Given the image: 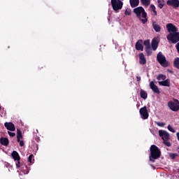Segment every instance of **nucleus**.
Wrapping results in <instances>:
<instances>
[{
	"label": "nucleus",
	"mask_w": 179,
	"mask_h": 179,
	"mask_svg": "<svg viewBox=\"0 0 179 179\" xmlns=\"http://www.w3.org/2000/svg\"><path fill=\"white\" fill-rule=\"evenodd\" d=\"M150 161L155 163V160H157L160 156H162V151L156 145H152L150 148Z\"/></svg>",
	"instance_id": "obj_1"
},
{
	"label": "nucleus",
	"mask_w": 179,
	"mask_h": 179,
	"mask_svg": "<svg viewBox=\"0 0 179 179\" xmlns=\"http://www.w3.org/2000/svg\"><path fill=\"white\" fill-rule=\"evenodd\" d=\"M157 61L160 64L161 66H163V68H167V66H170V62L167 61V59H166V56L162 53V52H159L157 55Z\"/></svg>",
	"instance_id": "obj_2"
},
{
	"label": "nucleus",
	"mask_w": 179,
	"mask_h": 179,
	"mask_svg": "<svg viewBox=\"0 0 179 179\" xmlns=\"http://www.w3.org/2000/svg\"><path fill=\"white\" fill-rule=\"evenodd\" d=\"M110 3L113 10L116 13H118L122 9V6H124V3L121 0H111Z\"/></svg>",
	"instance_id": "obj_3"
},
{
	"label": "nucleus",
	"mask_w": 179,
	"mask_h": 179,
	"mask_svg": "<svg viewBox=\"0 0 179 179\" xmlns=\"http://www.w3.org/2000/svg\"><path fill=\"white\" fill-rule=\"evenodd\" d=\"M166 38L168 41L172 43V44H177L179 41V32H173V33H169L166 36Z\"/></svg>",
	"instance_id": "obj_4"
},
{
	"label": "nucleus",
	"mask_w": 179,
	"mask_h": 179,
	"mask_svg": "<svg viewBox=\"0 0 179 179\" xmlns=\"http://www.w3.org/2000/svg\"><path fill=\"white\" fill-rule=\"evenodd\" d=\"M134 12L136 15V17H138V19H141V15L143 19H146V17H148V13L145 12V8H143V7L142 6H139L134 8Z\"/></svg>",
	"instance_id": "obj_5"
},
{
	"label": "nucleus",
	"mask_w": 179,
	"mask_h": 179,
	"mask_svg": "<svg viewBox=\"0 0 179 179\" xmlns=\"http://www.w3.org/2000/svg\"><path fill=\"white\" fill-rule=\"evenodd\" d=\"M168 107L172 111H178L179 110V101L178 99H173V101H170L168 102Z\"/></svg>",
	"instance_id": "obj_6"
},
{
	"label": "nucleus",
	"mask_w": 179,
	"mask_h": 179,
	"mask_svg": "<svg viewBox=\"0 0 179 179\" xmlns=\"http://www.w3.org/2000/svg\"><path fill=\"white\" fill-rule=\"evenodd\" d=\"M139 113L142 120H148L149 118V112L146 106L140 108Z\"/></svg>",
	"instance_id": "obj_7"
},
{
	"label": "nucleus",
	"mask_w": 179,
	"mask_h": 179,
	"mask_svg": "<svg viewBox=\"0 0 179 179\" xmlns=\"http://www.w3.org/2000/svg\"><path fill=\"white\" fill-rule=\"evenodd\" d=\"M159 135L162 141H169V139H170V134L164 130H159Z\"/></svg>",
	"instance_id": "obj_8"
},
{
	"label": "nucleus",
	"mask_w": 179,
	"mask_h": 179,
	"mask_svg": "<svg viewBox=\"0 0 179 179\" xmlns=\"http://www.w3.org/2000/svg\"><path fill=\"white\" fill-rule=\"evenodd\" d=\"M166 29L169 34L170 33H176V32L178 31V29L177 28V27H176L174 24H173L171 23H169L166 24Z\"/></svg>",
	"instance_id": "obj_9"
},
{
	"label": "nucleus",
	"mask_w": 179,
	"mask_h": 179,
	"mask_svg": "<svg viewBox=\"0 0 179 179\" xmlns=\"http://www.w3.org/2000/svg\"><path fill=\"white\" fill-rule=\"evenodd\" d=\"M168 6H173L174 9L179 8V0H168L166 1Z\"/></svg>",
	"instance_id": "obj_10"
},
{
	"label": "nucleus",
	"mask_w": 179,
	"mask_h": 179,
	"mask_svg": "<svg viewBox=\"0 0 179 179\" xmlns=\"http://www.w3.org/2000/svg\"><path fill=\"white\" fill-rule=\"evenodd\" d=\"M4 127L8 129V131H11V132H14V131H16V127H15V124L12 123L11 122H5L4 123Z\"/></svg>",
	"instance_id": "obj_11"
},
{
	"label": "nucleus",
	"mask_w": 179,
	"mask_h": 179,
	"mask_svg": "<svg viewBox=\"0 0 179 179\" xmlns=\"http://www.w3.org/2000/svg\"><path fill=\"white\" fill-rule=\"evenodd\" d=\"M150 87L154 93H156L157 94H160V90H159V87L155 85V82L151 81L150 83Z\"/></svg>",
	"instance_id": "obj_12"
},
{
	"label": "nucleus",
	"mask_w": 179,
	"mask_h": 179,
	"mask_svg": "<svg viewBox=\"0 0 179 179\" xmlns=\"http://www.w3.org/2000/svg\"><path fill=\"white\" fill-rule=\"evenodd\" d=\"M142 40H138L136 43V50L138 51H143V45H142Z\"/></svg>",
	"instance_id": "obj_13"
},
{
	"label": "nucleus",
	"mask_w": 179,
	"mask_h": 179,
	"mask_svg": "<svg viewBox=\"0 0 179 179\" xmlns=\"http://www.w3.org/2000/svg\"><path fill=\"white\" fill-rule=\"evenodd\" d=\"M139 64H141V65H145L146 64V58L143 53L139 54Z\"/></svg>",
	"instance_id": "obj_14"
},
{
	"label": "nucleus",
	"mask_w": 179,
	"mask_h": 179,
	"mask_svg": "<svg viewBox=\"0 0 179 179\" xmlns=\"http://www.w3.org/2000/svg\"><path fill=\"white\" fill-rule=\"evenodd\" d=\"M0 143L1 145H3V146H8L9 139L8 138L1 137L0 138Z\"/></svg>",
	"instance_id": "obj_15"
},
{
	"label": "nucleus",
	"mask_w": 179,
	"mask_h": 179,
	"mask_svg": "<svg viewBox=\"0 0 179 179\" xmlns=\"http://www.w3.org/2000/svg\"><path fill=\"white\" fill-rule=\"evenodd\" d=\"M151 47L153 51H156L157 50V47H159V42L156 39H152L151 42Z\"/></svg>",
	"instance_id": "obj_16"
},
{
	"label": "nucleus",
	"mask_w": 179,
	"mask_h": 179,
	"mask_svg": "<svg viewBox=\"0 0 179 179\" xmlns=\"http://www.w3.org/2000/svg\"><path fill=\"white\" fill-rule=\"evenodd\" d=\"M159 86H166L167 87H170V80L165 79L164 81H159L158 82Z\"/></svg>",
	"instance_id": "obj_17"
},
{
	"label": "nucleus",
	"mask_w": 179,
	"mask_h": 179,
	"mask_svg": "<svg viewBox=\"0 0 179 179\" xmlns=\"http://www.w3.org/2000/svg\"><path fill=\"white\" fill-rule=\"evenodd\" d=\"M11 156L15 162H20V156L19 155V153H17L16 151H13Z\"/></svg>",
	"instance_id": "obj_18"
},
{
	"label": "nucleus",
	"mask_w": 179,
	"mask_h": 179,
	"mask_svg": "<svg viewBox=\"0 0 179 179\" xmlns=\"http://www.w3.org/2000/svg\"><path fill=\"white\" fill-rule=\"evenodd\" d=\"M152 27L155 31H156L157 33H160V31H162V27H160V25L157 24L156 22H154L152 23Z\"/></svg>",
	"instance_id": "obj_19"
},
{
	"label": "nucleus",
	"mask_w": 179,
	"mask_h": 179,
	"mask_svg": "<svg viewBox=\"0 0 179 179\" xmlns=\"http://www.w3.org/2000/svg\"><path fill=\"white\" fill-rule=\"evenodd\" d=\"M131 8H136L139 5V0H129Z\"/></svg>",
	"instance_id": "obj_20"
},
{
	"label": "nucleus",
	"mask_w": 179,
	"mask_h": 179,
	"mask_svg": "<svg viewBox=\"0 0 179 179\" xmlns=\"http://www.w3.org/2000/svg\"><path fill=\"white\" fill-rule=\"evenodd\" d=\"M20 139H23V136L22 135V131L20 129H17V141L20 142Z\"/></svg>",
	"instance_id": "obj_21"
},
{
	"label": "nucleus",
	"mask_w": 179,
	"mask_h": 179,
	"mask_svg": "<svg viewBox=\"0 0 179 179\" xmlns=\"http://www.w3.org/2000/svg\"><path fill=\"white\" fill-rule=\"evenodd\" d=\"M140 96H141V99L146 100V99H148V92H146V91H145L143 90H141Z\"/></svg>",
	"instance_id": "obj_22"
},
{
	"label": "nucleus",
	"mask_w": 179,
	"mask_h": 179,
	"mask_svg": "<svg viewBox=\"0 0 179 179\" xmlns=\"http://www.w3.org/2000/svg\"><path fill=\"white\" fill-rule=\"evenodd\" d=\"M158 2V7L159 9H163L164 6V0H157Z\"/></svg>",
	"instance_id": "obj_23"
},
{
	"label": "nucleus",
	"mask_w": 179,
	"mask_h": 179,
	"mask_svg": "<svg viewBox=\"0 0 179 179\" xmlns=\"http://www.w3.org/2000/svg\"><path fill=\"white\" fill-rule=\"evenodd\" d=\"M173 65H174L175 68H177V69H179V57H176L174 59Z\"/></svg>",
	"instance_id": "obj_24"
},
{
	"label": "nucleus",
	"mask_w": 179,
	"mask_h": 179,
	"mask_svg": "<svg viewBox=\"0 0 179 179\" xmlns=\"http://www.w3.org/2000/svg\"><path fill=\"white\" fill-rule=\"evenodd\" d=\"M157 80H166L167 79V76L163 75V74H159L157 77Z\"/></svg>",
	"instance_id": "obj_25"
},
{
	"label": "nucleus",
	"mask_w": 179,
	"mask_h": 179,
	"mask_svg": "<svg viewBox=\"0 0 179 179\" xmlns=\"http://www.w3.org/2000/svg\"><path fill=\"white\" fill-rule=\"evenodd\" d=\"M141 2L144 6H149L150 5V0H141Z\"/></svg>",
	"instance_id": "obj_26"
},
{
	"label": "nucleus",
	"mask_w": 179,
	"mask_h": 179,
	"mask_svg": "<svg viewBox=\"0 0 179 179\" xmlns=\"http://www.w3.org/2000/svg\"><path fill=\"white\" fill-rule=\"evenodd\" d=\"M143 45L145 46V48H150V41H149V40L144 41Z\"/></svg>",
	"instance_id": "obj_27"
},
{
	"label": "nucleus",
	"mask_w": 179,
	"mask_h": 179,
	"mask_svg": "<svg viewBox=\"0 0 179 179\" xmlns=\"http://www.w3.org/2000/svg\"><path fill=\"white\" fill-rule=\"evenodd\" d=\"M145 51L147 52V55L149 57V55H152V49L150 48H145Z\"/></svg>",
	"instance_id": "obj_28"
},
{
	"label": "nucleus",
	"mask_w": 179,
	"mask_h": 179,
	"mask_svg": "<svg viewBox=\"0 0 179 179\" xmlns=\"http://www.w3.org/2000/svg\"><path fill=\"white\" fill-rule=\"evenodd\" d=\"M131 10L130 8H127V9L125 10V11H124V15H125L126 16H131Z\"/></svg>",
	"instance_id": "obj_29"
},
{
	"label": "nucleus",
	"mask_w": 179,
	"mask_h": 179,
	"mask_svg": "<svg viewBox=\"0 0 179 179\" xmlns=\"http://www.w3.org/2000/svg\"><path fill=\"white\" fill-rule=\"evenodd\" d=\"M177 156H178V154H176V153H171L170 154V157L173 160H174V159H176L177 157Z\"/></svg>",
	"instance_id": "obj_30"
},
{
	"label": "nucleus",
	"mask_w": 179,
	"mask_h": 179,
	"mask_svg": "<svg viewBox=\"0 0 179 179\" xmlns=\"http://www.w3.org/2000/svg\"><path fill=\"white\" fill-rule=\"evenodd\" d=\"M168 129L171 132H173V134L176 133V130L169 124L168 125Z\"/></svg>",
	"instance_id": "obj_31"
},
{
	"label": "nucleus",
	"mask_w": 179,
	"mask_h": 179,
	"mask_svg": "<svg viewBox=\"0 0 179 179\" xmlns=\"http://www.w3.org/2000/svg\"><path fill=\"white\" fill-rule=\"evenodd\" d=\"M164 143L168 147L171 146V143L169 141V140H164Z\"/></svg>",
	"instance_id": "obj_32"
},
{
	"label": "nucleus",
	"mask_w": 179,
	"mask_h": 179,
	"mask_svg": "<svg viewBox=\"0 0 179 179\" xmlns=\"http://www.w3.org/2000/svg\"><path fill=\"white\" fill-rule=\"evenodd\" d=\"M33 155H30L28 157V162L29 163H33Z\"/></svg>",
	"instance_id": "obj_33"
},
{
	"label": "nucleus",
	"mask_w": 179,
	"mask_h": 179,
	"mask_svg": "<svg viewBox=\"0 0 179 179\" xmlns=\"http://www.w3.org/2000/svg\"><path fill=\"white\" fill-rule=\"evenodd\" d=\"M8 134L9 136H11L12 138H13L16 136V134H15L12 131H8Z\"/></svg>",
	"instance_id": "obj_34"
},
{
	"label": "nucleus",
	"mask_w": 179,
	"mask_h": 179,
	"mask_svg": "<svg viewBox=\"0 0 179 179\" xmlns=\"http://www.w3.org/2000/svg\"><path fill=\"white\" fill-rule=\"evenodd\" d=\"M140 20H141L143 24H145V23H146V22H148V18H145V19H140Z\"/></svg>",
	"instance_id": "obj_35"
},
{
	"label": "nucleus",
	"mask_w": 179,
	"mask_h": 179,
	"mask_svg": "<svg viewBox=\"0 0 179 179\" xmlns=\"http://www.w3.org/2000/svg\"><path fill=\"white\" fill-rule=\"evenodd\" d=\"M157 124L158 127H164V125H166L164 122H157Z\"/></svg>",
	"instance_id": "obj_36"
},
{
	"label": "nucleus",
	"mask_w": 179,
	"mask_h": 179,
	"mask_svg": "<svg viewBox=\"0 0 179 179\" xmlns=\"http://www.w3.org/2000/svg\"><path fill=\"white\" fill-rule=\"evenodd\" d=\"M18 143H20V146H21V147L24 146V141L20 140V141H18Z\"/></svg>",
	"instance_id": "obj_37"
},
{
	"label": "nucleus",
	"mask_w": 179,
	"mask_h": 179,
	"mask_svg": "<svg viewBox=\"0 0 179 179\" xmlns=\"http://www.w3.org/2000/svg\"><path fill=\"white\" fill-rule=\"evenodd\" d=\"M150 8H151L152 12L155 11V10H156V7L155 6V5L152 4V5L150 6Z\"/></svg>",
	"instance_id": "obj_38"
},
{
	"label": "nucleus",
	"mask_w": 179,
	"mask_h": 179,
	"mask_svg": "<svg viewBox=\"0 0 179 179\" xmlns=\"http://www.w3.org/2000/svg\"><path fill=\"white\" fill-rule=\"evenodd\" d=\"M176 48L179 54V42L176 45Z\"/></svg>",
	"instance_id": "obj_39"
},
{
	"label": "nucleus",
	"mask_w": 179,
	"mask_h": 179,
	"mask_svg": "<svg viewBox=\"0 0 179 179\" xmlns=\"http://www.w3.org/2000/svg\"><path fill=\"white\" fill-rule=\"evenodd\" d=\"M141 76H136V80H137V82H141Z\"/></svg>",
	"instance_id": "obj_40"
},
{
	"label": "nucleus",
	"mask_w": 179,
	"mask_h": 179,
	"mask_svg": "<svg viewBox=\"0 0 179 179\" xmlns=\"http://www.w3.org/2000/svg\"><path fill=\"white\" fill-rule=\"evenodd\" d=\"M16 166H17V167H20V161H17Z\"/></svg>",
	"instance_id": "obj_41"
},
{
	"label": "nucleus",
	"mask_w": 179,
	"mask_h": 179,
	"mask_svg": "<svg viewBox=\"0 0 179 179\" xmlns=\"http://www.w3.org/2000/svg\"><path fill=\"white\" fill-rule=\"evenodd\" d=\"M155 16H157V11H156V10H154L153 11Z\"/></svg>",
	"instance_id": "obj_42"
},
{
	"label": "nucleus",
	"mask_w": 179,
	"mask_h": 179,
	"mask_svg": "<svg viewBox=\"0 0 179 179\" xmlns=\"http://www.w3.org/2000/svg\"><path fill=\"white\" fill-rule=\"evenodd\" d=\"M1 110H2V107L0 106V111H1Z\"/></svg>",
	"instance_id": "obj_43"
},
{
	"label": "nucleus",
	"mask_w": 179,
	"mask_h": 179,
	"mask_svg": "<svg viewBox=\"0 0 179 179\" xmlns=\"http://www.w3.org/2000/svg\"><path fill=\"white\" fill-rule=\"evenodd\" d=\"M8 48H10V46H8Z\"/></svg>",
	"instance_id": "obj_44"
},
{
	"label": "nucleus",
	"mask_w": 179,
	"mask_h": 179,
	"mask_svg": "<svg viewBox=\"0 0 179 179\" xmlns=\"http://www.w3.org/2000/svg\"><path fill=\"white\" fill-rule=\"evenodd\" d=\"M178 153H179V151H178Z\"/></svg>",
	"instance_id": "obj_45"
}]
</instances>
